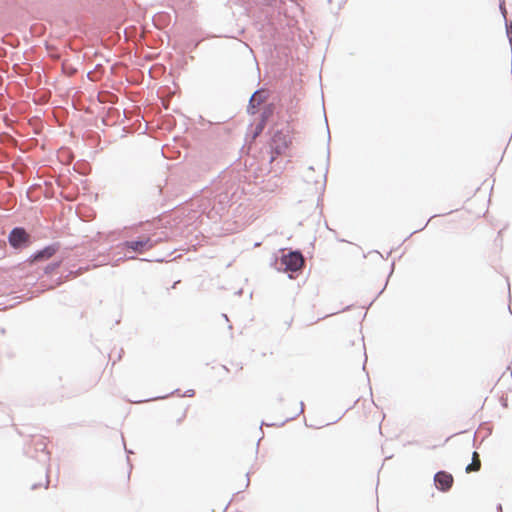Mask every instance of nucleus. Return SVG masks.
Here are the masks:
<instances>
[{
    "label": "nucleus",
    "mask_w": 512,
    "mask_h": 512,
    "mask_svg": "<svg viewBox=\"0 0 512 512\" xmlns=\"http://www.w3.org/2000/svg\"><path fill=\"white\" fill-rule=\"evenodd\" d=\"M304 257L300 249L281 248L273 254L270 263L278 272H284L289 279H296L303 267Z\"/></svg>",
    "instance_id": "nucleus-1"
},
{
    "label": "nucleus",
    "mask_w": 512,
    "mask_h": 512,
    "mask_svg": "<svg viewBox=\"0 0 512 512\" xmlns=\"http://www.w3.org/2000/svg\"><path fill=\"white\" fill-rule=\"evenodd\" d=\"M241 177L242 175L239 170H237L235 167H232V165L221 170V172L218 174V178L220 184L225 186V189L219 195L220 202H229L233 199L234 194L238 189V186L236 189H234V186L237 184V182L241 181Z\"/></svg>",
    "instance_id": "nucleus-2"
},
{
    "label": "nucleus",
    "mask_w": 512,
    "mask_h": 512,
    "mask_svg": "<svg viewBox=\"0 0 512 512\" xmlns=\"http://www.w3.org/2000/svg\"><path fill=\"white\" fill-rule=\"evenodd\" d=\"M115 240V233H109L106 242L107 244H110V246L105 248L103 252H99V254L103 257L101 260L102 263L117 266L122 261L136 259V256L134 255L136 254L135 252L120 251L118 243L113 244Z\"/></svg>",
    "instance_id": "nucleus-3"
},
{
    "label": "nucleus",
    "mask_w": 512,
    "mask_h": 512,
    "mask_svg": "<svg viewBox=\"0 0 512 512\" xmlns=\"http://www.w3.org/2000/svg\"><path fill=\"white\" fill-rule=\"evenodd\" d=\"M161 237L153 239L151 236L141 235L134 239L123 240L118 243L120 251L135 252L136 254H143L148 250L154 248L160 241Z\"/></svg>",
    "instance_id": "nucleus-4"
},
{
    "label": "nucleus",
    "mask_w": 512,
    "mask_h": 512,
    "mask_svg": "<svg viewBox=\"0 0 512 512\" xmlns=\"http://www.w3.org/2000/svg\"><path fill=\"white\" fill-rule=\"evenodd\" d=\"M61 248L60 242H52L44 247L36 250L32 253L25 261L24 264L28 267L38 265L40 263L48 261L51 257L56 255Z\"/></svg>",
    "instance_id": "nucleus-5"
},
{
    "label": "nucleus",
    "mask_w": 512,
    "mask_h": 512,
    "mask_svg": "<svg viewBox=\"0 0 512 512\" xmlns=\"http://www.w3.org/2000/svg\"><path fill=\"white\" fill-rule=\"evenodd\" d=\"M8 243L12 248L22 250L30 245L31 240L24 227L15 226L8 234Z\"/></svg>",
    "instance_id": "nucleus-6"
},
{
    "label": "nucleus",
    "mask_w": 512,
    "mask_h": 512,
    "mask_svg": "<svg viewBox=\"0 0 512 512\" xmlns=\"http://www.w3.org/2000/svg\"><path fill=\"white\" fill-rule=\"evenodd\" d=\"M290 145V139L282 130H275L270 136V148L276 153H284Z\"/></svg>",
    "instance_id": "nucleus-7"
},
{
    "label": "nucleus",
    "mask_w": 512,
    "mask_h": 512,
    "mask_svg": "<svg viewBox=\"0 0 512 512\" xmlns=\"http://www.w3.org/2000/svg\"><path fill=\"white\" fill-rule=\"evenodd\" d=\"M434 485L440 492H448L454 483L453 475L445 470H439L433 477Z\"/></svg>",
    "instance_id": "nucleus-8"
},
{
    "label": "nucleus",
    "mask_w": 512,
    "mask_h": 512,
    "mask_svg": "<svg viewBox=\"0 0 512 512\" xmlns=\"http://www.w3.org/2000/svg\"><path fill=\"white\" fill-rule=\"evenodd\" d=\"M62 260H53L49 263H47L43 268L44 275L53 277L54 275H58L57 280H60L64 277V273L67 271V269H62Z\"/></svg>",
    "instance_id": "nucleus-9"
},
{
    "label": "nucleus",
    "mask_w": 512,
    "mask_h": 512,
    "mask_svg": "<svg viewBox=\"0 0 512 512\" xmlns=\"http://www.w3.org/2000/svg\"><path fill=\"white\" fill-rule=\"evenodd\" d=\"M276 106L273 102L264 103L261 112L259 113V119L268 123L274 116Z\"/></svg>",
    "instance_id": "nucleus-10"
},
{
    "label": "nucleus",
    "mask_w": 512,
    "mask_h": 512,
    "mask_svg": "<svg viewBox=\"0 0 512 512\" xmlns=\"http://www.w3.org/2000/svg\"><path fill=\"white\" fill-rule=\"evenodd\" d=\"M325 122H326V126H328V122H327V119L325 118ZM327 166H326V172L324 174V182H323V185H322V193H321V196L323 195L324 191H325V187H326V177H327V173H328V166H329V161H330V141H331V135H330V130H329V127H327Z\"/></svg>",
    "instance_id": "nucleus-11"
},
{
    "label": "nucleus",
    "mask_w": 512,
    "mask_h": 512,
    "mask_svg": "<svg viewBox=\"0 0 512 512\" xmlns=\"http://www.w3.org/2000/svg\"><path fill=\"white\" fill-rule=\"evenodd\" d=\"M266 125L267 123L265 121L259 119L255 125L250 123L248 129L251 130L252 137H256L264 131Z\"/></svg>",
    "instance_id": "nucleus-12"
},
{
    "label": "nucleus",
    "mask_w": 512,
    "mask_h": 512,
    "mask_svg": "<svg viewBox=\"0 0 512 512\" xmlns=\"http://www.w3.org/2000/svg\"><path fill=\"white\" fill-rule=\"evenodd\" d=\"M180 392H181V390L179 388H177L166 395L157 396L154 399H165V398L169 397L170 395H178V396H182V397H193L195 395L194 389H187L183 394H180Z\"/></svg>",
    "instance_id": "nucleus-13"
},
{
    "label": "nucleus",
    "mask_w": 512,
    "mask_h": 512,
    "mask_svg": "<svg viewBox=\"0 0 512 512\" xmlns=\"http://www.w3.org/2000/svg\"><path fill=\"white\" fill-rule=\"evenodd\" d=\"M394 270H395V260L392 261L391 265H390V271H389V274L387 276V279L385 281V284L383 286V288L377 293V295L372 299V301L368 304V308L372 306V304L378 299V297L384 292V290L386 289L387 285H388V282H389V279L390 277L392 276V274L394 273Z\"/></svg>",
    "instance_id": "nucleus-14"
},
{
    "label": "nucleus",
    "mask_w": 512,
    "mask_h": 512,
    "mask_svg": "<svg viewBox=\"0 0 512 512\" xmlns=\"http://www.w3.org/2000/svg\"><path fill=\"white\" fill-rule=\"evenodd\" d=\"M251 96H254L256 105H260L267 99L268 93L264 91L263 88H260L256 90Z\"/></svg>",
    "instance_id": "nucleus-15"
},
{
    "label": "nucleus",
    "mask_w": 512,
    "mask_h": 512,
    "mask_svg": "<svg viewBox=\"0 0 512 512\" xmlns=\"http://www.w3.org/2000/svg\"><path fill=\"white\" fill-rule=\"evenodd\" d=\"M259 105H256V102L254 100V96H250L248 105L246 107V112L248 115L254 116L257 113V107Z\"/></svg>",
    "instance_id": "nucleus-16"
},
{
    "label": "nucleus",
    "mask_w": 512,
    "mask_h": 512,
    "mask_svg": "<svg viewBox=\"0 0 512 512\" xmlns=\"http://www.w3.org/2000/svg\"><path fill=\"white\" fill-rule=\"evenodd\" d=\"M298 414H296L295 416H292V417H288L286 418L285 420H283L282 422L280 423H268V422H265V421H262L261 422V425H266V426H271V427H282L284 426L287 422L293 420Z\"/></svg>",
    "instance_id": "nucleus-17"
},
{
    "label": "nucleus",
    "mask_w": 512,
    "mask_h": 512,
    "mask_svg": "<svg viewBox=\"0 0 512 512\" xmlns=\"http://www.w3.org/2000/svg\"><path fill=\"white\" fill-rule=\"evenodd\" d=\"M472 463L475 464V470H480V467H481L480 456H479V453L476 451H474L472 453Z\"/></svg>",
    "instance_id": "nucleus-18"
},
{
    "label": "nucleus",
    "mask_w": 512,
    "mask_h": 512,
    "mask_svg": "<svg viewBox=\"0 0 512 512\" xmlns=\"http://www.w3.org/2000/svg\"><path fill=\"white\" fill-rule=\"evenodd\" d=\"M436 216H438V215H437V214H435V215L431 216V217H430V218L425 222V224H424V226H423L422 228H420V229H416L415 231L411 232V233L406 237V239H405V240H407V239H408L409 237H411L413 234H415V233H417V232H420V231H422L423 229H425V228L427 227V225L429 224L430 220H431L432 218L436 217Z\"/></svg>",
    "instance_id": "nucleus-19"
},
{
    "label": "nucleus",
    "mask_w": 512,
    "mask_h": 512,
    "mask_svg": "<svg viewBox=\"0 0 512 512\" xmlns=\"http://www.w3.org/2000/svg\"><path fill=\"white\" fill-rule=\"evenodd\" d=\"M499 10L503 16V18H507L506 17V14H507V9H506V6H505V0H499Z\"/></svg>",
    "instance_id": "nucleus-20"
},
{
    "label": "nucleus",
    "mask_w": 512,
    "mask_h": 512,
    "mask_svg": "<svg viewBox=\"0 0 512 512\" xmlns=\"http://www.w3.org/2000/svg\"><path fill=\"white\" fill-rule=\"evenodd\" d=\"M465 471L466 473H471L472 471H476L475 470V464L474 463H469L466 467H465Z\"/></svg>",
    "instance_id": "nucleus-21"
},
{
    "label": "nucleus",
    "mask_w": 512,
    "mask_h": 512,
    "mask_svg": "<svg viewBox=\"0 0 512 512\" xmlns=\"http://www.w3.org/2000/svg\"><path fill=\"white\" fill-rule=\"evenodd\" d=\"M126 453H127V462H128V465H129V472H128V475H130L131 470H132V465H131L130 460H129V454H130V453H132V450H128V449H126Z\"/></svg>",
    "instance_id": "nucleus-22"
},
{
    "label": "nucleus",
    "mask_w": 512,
    "mask_h": 512,
    "mask_svg": "<svg viewBox=\"0 0 512 512\" xmlns=\"http://www.w3.org/2000/svg\"><path fill=\"white\" fill-rule=\"evenodd\" d=\"M250 485V472L246 473V484L245 488H247Z\"/></svg>",
    "instance_id": "nucleus-23"
},
{
    "label": "nucleus",
    "mask_w": 512,
    "mask_h": 512,
    "mask_svg": "<svg viewBox=\"0 0 512 512\" xmlns=\"http://www.w3.org/2000/svg\"><path fill=\"white\" fill-rule=\"evenodd\" d=\"M41 486H42V483H41V482H39V483H34V484H32V485H31V490H36V489H38V488H39V487H41Z\"/></svg>",
    "instance_id": "nucleus-24"
},
{
    "label": "nucleus",
    "mask_w": 512,
    "mask_h": 512,
    "mask_svg": "<svg viewBox=\"0 0 512 512\" xmlns=\"http://www.w3.org/2000/svg\"><path fill=\"white\" fill-rule=\"evenodd\" d=\"M163 260H164V259H162V258H157V259H155L154 261H155V262H162ZM140 261H150V260H149V259H147V258H140Z\"/></svg>",
    "instance_id": "nucleus-25"
},
{
    "label": "nucleus",
    "mask_w": 512,
    "mask_h": 512,
    "mask_svg": "<svg viewBox=\"0 0 512 512\" xmlns=\"http://www.w3.org/2000/svg\"><path fill=\"white\" fill-rule=\"evenodd\" d=\"M62 380H63L62 376H57L56 381L60 385V387L63 389V385L61 384Z\"/></svg>",
    "instance_id": "nucleus-26"
},
{
    "label": "nucleus",
    "mask_w": 512,
    "mask_h": 512,
    "mask_svg": "<svg viewBox=\"0 0 512 512\" xmlns=\"http://www.w3.org/2000/svg\"><path fill=\"white\" fill-rule=\"evenodd\" d=\"M185 417H186V412H184V413H183V415H182L181 417H178V419H177V424H180V423L183 421V419H184Z\"/></svg>",
    "instance_id": "nucleus-27"
},
{
    "label": "nucleus",
    "mask_w": 512,
    "mask_h": 512,
    "mask_svg": "<svg viewBox=\"0 0 512 512\" xmlns=\"http://www.w3.org/2000/svg\"><path fill=\"white\" fill-rule=\"evenodd\" d=\"M496 511H497V512H503L502 504L498 503V504L496 505Z\"/></svg>",
    "instance_id": "nucleus-28"
},
{
    "label": "nucleus",
    "mask_w": 512,
    "mask_h": 512,
    "mask_svg": "<svg viewBox=\"0 0 512 512\" xmlns=\"http://www.w3.org/2000/svg\"><path fill=\"white\" fill-rule=\"evenodd\" d=\"M366 363H367V356L365 355V359H364V362H363V365H362V369L364 371H366Z\"/></svg>",
    "instance_id": "nucleus-29"
},
{
    "label": "nucleus",
    "mask_w": 512,
    "mask_h": 512,
    "mask_svg": "<svg viewBox=\"0 0 512 512\" xmlns=\"http://www.w3.org/2000/svg\"><path fill=\"white\" fill-rule=\"evenodd\" d=\"M45 479H46L45 487H47L48 482H49V480H48V470H46Z\"/></svg>",
    "instance_id": "nucleus-30"
},
{
    "label": "nucleus",
    "mask_w": 512,
    "mask_h": 512,
    "mask_svg": "<svg viewBox=\"0 0 512 512\" xmlns=\"http://www.w3.org/2000/svg\"><path fill=\"white\" fill-rule=\"evenodd\" d=\"M352 306L353 305H348L344 309H342V311H349V310H351Z\"/></svg>",
    "instance_id": "nucleus-31"
},
{
    "label": "nucleus",
    "mask_w": 512,
    "mask_h": 512,
    "mask_svg": "<svg viewBox=\"0 0 512 512\" xmlns=\"http://www.w3.org/2000/svg\"><path fill=\"white\" fill-rule=\"evenodd\" d=\"M300 407L301 408H300V412L299 413L303 412V410H304V402L303 401L300 402Z\"/></svg>",
    "instance_id": "nucleus-32"
},
{
    "label": "nucleus",
    "mask_w": 512,
    "mask_h": 512,
    "mask_svg": "<svg viewBox=\"0 0 512 512\" xmlns=\"http://www.w3.org/2000/svg\"><path fill=\"white\" fill-rule=\"evenodd\" d=\"M240 493H241V491H237L236 493H234V494H233V497H237ZM233 499H234V498H232V499L230 500V502H231Z\"/></svg>",
    "instance_id": "nucleus-33"
},
{
    "label": "nucleus",
    "mask_w": 512,
    "mask_h": 512,
    "mask_svg": "<svg viewBox=\"0 0 512 512\" xmlns=\"http://www.w3.org/2000/svg\"><path fill=\"white\" fill-rule=\"evenodd\" d=\"M222 317H223V319H225L226 321H229L228 316H227L226 314H224V313H223V314H222Z\"/></svg>",
    "instance_id": "nucleus-34"
},
{
    "label": "nucleus",
    "mask_w": 512,
    "mask_h": 512,
    "mask_svg": "<svg viewBox=\"0 0 512 512\" xmlns=\"http://www.w3.org/2000/svg\"><path fill=\"white\" fill-rule=\"evenodd\" d=\"M177 283H178V281L177 282H173L172 288H175Z\"/></svg>",
    "instance_id": "nucleus-35"
},
{
    "label": "nucleus",
    "mask_w": 512,
    "mask_h": 512,
    "mask_svg": "<svg viewBox=\"0 0 512 512\" xmlns=\"http://www.w3.org/2000/svg\"><path fill=\"white\" fill-rule=\"evenodd\" d=\"M120 353H123V349H120ZM121 357V354H119V358Z\"/></svg>",
    "instance_id": "nucleus-36"
},
{
    "label": "nucleus",
    "mask_w": 512,
    "mask_h": 512,
    "mask_svg": "<svg viewBox=\"0 0 512 512\" xmlns=\"http://www.w3.org/2000/svg\"><path fill=\"white\" fill-rule=\"evenodd\" d=\"M265 2H270L271 0H264Z\"/></svg>",
    "instance_id": "nucleus-37"
}]
</instances>
